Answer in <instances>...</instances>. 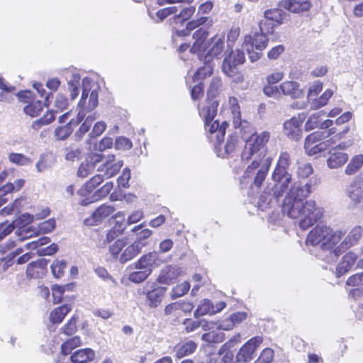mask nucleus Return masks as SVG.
Masks as SVG:
<instances>
[{"label": "nucleus", "instance_id": "51", "mask_svg": "<svg viewBox=\"0 0 363 363\" xmlns=\"http://www.w3.org/2000/svg\"><path fill=\"white\" fill-rule=\"evenodd\" d=\"M66 265V262L64 260H55L53 262L51 265L53 275L57 278L60 277L64 273Z\"/></svg>", "mask_w": 363, "mask_h": 363}, {"label": "nucleus", "instance_id": "32", "mask_svg": "<svg viewBox=\"0 0 363 363\" xmlns=\"http://www.w3.org/2000/svg\"><path fill=\"white\" fill-rule=\"evenodd\" d=\"M218 103L212 101L208 103L199 111V114L205 120V122L213 121L217 113Z\"/></svg>", "mask_w": 363, "mask_h": 363}, {"label": "nucleus", "instance_id": "47", "mask_svg": "<svg viewBox=\"0 0 363 363\" xmlns=\"http://www.w3.org/2000/svg\"><path fill=\"white\" fill-rule=\"evenodd\" d=\"M205 65L202 67H200L197 72L194 75V79L196 80H199L201 79H204L208 76H210L213 72V65L210 62H205Z\"/></svg>", "mask_w": 363, "mask_h": 363}, {"label": "nucleus", "instance_id": "22", "mask_svg": "<svg viewBox=\"0 0 363 363\" xmlns=\"http://www.w3.org/2000/svg\"><path fill=\"white\" fill-rule=\"evenodd\" d=\"M281 5L292 13L306 11L311 6L310 0H283Z\"/></svg>", "mask_w": 363, "mask_h": 363}, {"label": "nucleus", "instance_id": "64", "mask_svg": "<svg viewBox=\"0 0 363 363\" xmlns=\"http://www.w3.org/2000/svg\"><path fill=\"white\" fill-rule=\"evenodd\" d=\"M96 116L95 113L88 116L85 119L84 122L80 126L79 131L82 134L87 133L89 130L90 127L92 125V123L96 120Z\"/></svg>", "mask_w": 363, "mask_h": 363}, {"label": "nucleus", "instance_id": "6", "mask_svg": "<svg viewBox=\"0 0 363 363\" xmlns=\"http://www.w3.org/2000/svg\"><path fill=\"white\" fill-rule=\"evenodd\" d=\"M288 14L281 9L272 8L264 11V18L259 23V30L273 33L274 27L282 25Z\"/></svg>", "mask_w": 363, "mask_h": 363}, {"label": "nucleus", "instance_id": "30", "mask_svg": "<svg viewBox=\"0 0 363 363\" xmlns=\"http://www.w3.org/2000/svg\"><path fill=\"white\" fill-rule=\"evenodd\" d=\"M232 113L233 115V123L235 128H239L240 131L247 133V130L250 128L249 123L246 121L241 120V114L240 108L235 106H232Z\"/></svg>", "mask_w": 363, "mask_h": 363}, {"label": "nucleus", "instance_id": "20", "mask_svg": "<svg viewBox=\"0 0 363 363\" xmlns=\"http://www.w3.org/2000/svg\"><path fill=\"white\" fill-rule=\"evenodd\" d=\"M303 121L293 117L284 123V133L292 140H298L301 135V126Z\"/></svg>", "mask_w": 363, "mask_h": 363}, {"label": "nucleus", "instance_id": "42", "mask_svg": "<svg viewBox=\"0 0 363 363\" xmlns=\"http://www.w3.org/2000/svg\"><path fill=\"white\" fill-rule=\"evenodd\" d=\"M81 345L80 337L78 336H75L72 338L69 339L67 341L65 342L62 346L61 350L62 352L64 354H69L72 350L77 347H79Z\"/></svg>", "mask_w": 363, "mask_h": 363}, {"label": "nucleus", "instance_id": "63", "mask_svg": "<svg viewBox=\"0 0 363 363\" xmlns=\"http://www.w3.org/2000/svg\"><path fill=\"white\" fill-rule=\"evenodd\" d=\"M313 172L311 164L306 163L301 165L297 171V174L301 178H306L309 177Z\"/></svg>", "mask_w": 363, "mask_h": 363}, {"label": "nucleus", "instance_id": "21", "mask_svg": "<svg viewBox=\"0 0 363 363\" xmlns=\"http://www.w3.org/2000/svg\"><path fill=\"white\" fill-rule=\"evenodd\" d=\"M279 89L284 95L289 96L292 99H300L304 96V91L296 82L286 81L279 85Z\"/></svg>", "mask_w": 363, "mask_h": 363}, {"label": "nucleus", "instance_id": "60", "mask_svg": "<svg viewBox=\"0 0 363 363\" xmlns=\"http://www.w3.org/2000/svg\"><path fill=\"white\" fill-rule=\"evenodd\" d=\"M77 318L72 317L68 323L62 328L63 333L71 335L77 331Z\"/></svg>", "mask_w": 363, "mask_h": 363}, {"label": "nucleus", "instance_id": "61", "mask_svg": "<svg viewBox=\"0 0 363 363\" xmlns=\"http://www.w3.org/2000/svg\"><path fill=\"white\" fill-rule=\"evenodd\" d=\"M130 179V170L128 168H125L123 170L122 174L118 178V185L128 188L129 186V180Z\"/></svg>", "mask_w": 363, "mask_h": 363}, {"label": "nucleus", "instance_id": "38", "mask_svg": "<svg viewBox=\"0 0 363 363\" xmlns=\"http://www.w3.org/2000/svg\"><path fill=\"white\" fill-rule=\"evenodd\" d=\"M207 314H215V311H213V303L208 299H204L198 306L196 311L194 312V315L196 317H200Z\"/></svg>", "mask_w": 363, "mask_h": 363}, {"label": "nucleus", "instance_id": "19", "mask_svg": "<svg viewBox=\"0 0 363 363\" xmlns=\"http://www.w3.org/2000/svg\"><path fill=\"white\" fill-rule=\"evenodd\" d=\"M206 129L212 135V140H216L218 143L223 141L225 130L228 125L226 121L220 124L218 120L205 122Z\"/></svg>", "mask_w": 363, "mask_h": 363}, {"label": "nucleus", "instance_id": "36", "mask_svg": "<svg viewBox=\"0 0 363 363\" xmlns=\"http://www.w3.org/2000/svg\"><path fill=\"white\" fill-rule=\"evenodd\" d=\"M290 164V155L287 152H281L274 172L289 173L287 168L289 167Z\"/></svg>", "mask_w": 363, "mask_h": 363}, {"label": "nucleus", "instance_id": "39", "mask_svg": "<svg viewBox=\"0 0 363 363\" xmlns=\"http://www.w3.org/2000/svg\"><path fill=\"white\" fill-rule=\"evenodd\" d=\"M23 110L26 114L31 117H36L43 111V104L40 101H35L26 106Z\"/></svg>", "mask_w": 363, "mask_h": 363}, {"label": "nucleus", "instance_id": "35", "mask_svg": "<svg viewBox=\"0 0 363 363\" xmlns=\"http://www.w3.org/2000/svg\"><path fill=\"white\" fill-rule=\"evenodd\" d=\"M208 18L206 16H200L198 18L193 19V20L189 21L186 23V30H181L179 32L177 31L178 35H189L191 30L199 28L201 26L204 25L208 21Z\"/></svg>", "mask_w": 363, "mask_h": 363}, {"label": "nucleus", "instance_id": "40", "mask_svg": "<svg viewBox=\"0 0 363 363\" xmlns=\"http://www.w3.org/2000/svg\"><path fill=\"white\" fill-rule=\"evenodd\" d=\"M165 289L159 288L154 289L147 294V298L150 301L151 307H157L161 301V298L164 295Z\"/></svg>", "mask_w": 363, "mask_h": 363}, {"label": "nucleus", "instance_id": "62", "mask_svg": "<svg viewBox=\"0 0 363 363\" xmlns=\"http://www.w3.org/2000/svg\"><path fill=\"white\" fill-rule=\"evenodd\" d=\"M324 133L320 131H315L308 135L305 139V143H318L322 142L325 138Z\"/></svg>", "mask_w": 363, "mask_h": 363}, {"label": "nucleus", "instance_id": "16", "mask_svg": "<svg viewBox=\"0 0 363 363\" xmlns=\"http://www.w3.org/2000/svg\"><path fill=\"white\" fill-rule=\"evenodd\" d=\"M163 262L158 252L153 251L143 255L135 263V267L138 269H150L152 272L154 267H158Z\"/></svg>", "mask_w": 363, "mask_h": 363}, {"label": "nucleus", "instance_id": "53", "mask_svg": "<svg viewBox=\"0 0 363 363\" xmlns=\"http://www.w3.org/2000/svg\"><path fill=\"white\" fill-rule=\"evenodd\" d=\"M9 161L18 165H26L30 162V160L25 155L19 153H11L9 156Z\"/></svg>", "mask_w": 363, "mask_h": 363}, {"label": "nucleus", "instance_id": "58", "mask_svg": "<svg viewBox=\"0 0 363 363\" xmlns=\"http://www.w3.org/2000/svg\"><path fill=\"white\" fill-rule=\"evenodd\" d=\"M81 153V150L78 147H68L65 150V159L69 161H74L79 158Z\"/></svg>", "mask_w": 363, "mask_h": 363}, {"label": "nucleus", "instance_id": "11", "mask_svg": "<svg viewBox=\"0 0 363 363\" xmlns=\"http://www.w3.org/2000/svg\"><path fill=\"white\" fill-rule=\"evenodd\" d=\"M330 228L316 226L308 235L306 243L313 246L320 245L323 250L327 247V238L330 235Z\"/></svg>", "mask_w": 363, "mask_h": 363}, {"label": "nucleus", "instance_id": "45", "mask_svg": "<svg viewBox=\"0 0 363 363\" xmlns=\"http://www.w3.org/2000/svg\"><path fill=\"white\" fill-rule=\"evenodd\" d=\"M150 274V269H139L138 271L132 272L129 275V280L132 282L140 283L145 281Z\"/></svg>", "mask_w": 363, "mask_h": 363}, {"label": "nucleus", "instance_id": "12", "mask_svg": "<svg viewBox=\"0 0 363 363\" xmlns=\"http://www.w3.org/2000/svg\"><path fill=\"white\" fill-rule=\"evenodd\" d=\"M362 227H354L350 231L349 234L347 235L345 240L342 242L340 245L338 247L333 250V251H330V255L331 256L332 259L335 260L341 254L340 248H342V250H346L353 246L354 245L357 244L359 239L362 238Z\"/></svg>", "mask_w": 363, "mask_h": 363}, {"label": "nucleus", "instance_id": "26", "mask_svg": "<svg viewBox=\"0 0 363 363\" xmlns=\"http://www.w3.org/2000/svg\"><path fill=\"white\" fill-rule=\"evenodd\" d=\"M344 169V174L347 176H352L357 173L363 167V155H354L348 160Z\"/></svg>", "mask_w": 363, "mask_h": 363}, {"label": "nucleus", "instance_id": "56", "mask_svg": "<svg viewBox=\"0 0 363 363\" xmlns=\"http://www.w3.org/2000/svg\"><path fill=\"white\" fill-rule=\"evenodd\" d=\"M274 357V351L270 348L264 349L255 363H270Z\"/></svg>", "mask_w": 363, "mask_h": 363}, {"label": "nucleus", "instance_id": "52", "mask_svg": "<svg viewBox=\"0 0 363 363\" xmlns=\"http://www.w3.org/2000/svg\"><path fill=\"white\" fill-rule=\"evenodd\" d=\"M132 142L125 137H118L116 138L114 147L116 150H128L132 147Z\"/></svg>", "mask_w": 363, "mask_h": 363}, {"label": "nucleus", "instance_id": "9", "mask_svg": "<svg viewBox=\"0 0 363 363\" xmlns=\"http://www.w3.org/2000/svg\"><path fill=\"white\" fill-rule=\"evenodd\" d=\"M101 156V164L97 167V171L103 172L106 179L116 175L123 167V162L116 159L113 154H99Z\"/></svg>", "mask_w": 363, "mask_h": 363}, {"label": "nucleus", "instance_id": "50", "mask_svg": "<svg viewBox=\"0 0 363 363\" xmlns=\"http://www.w3.org/2000/svg\"><path fill=\"white\" fill-rule=\"evenodd\" d=\"M55 228V220L53 218L48 219L43 223H40L37 228L39 233H48L52 231Z\"/></svg>", "mask_w": 363, "mask_h": 363}, {"label": "nucleus", "instance_id": "48", "mask_svg": "<svg viewBox=\"0 0 363 363\" xmlns=\"http://www.w3.org/2000/svg\"><path fill=\"white\" fill-rule=\"evenodd\" d=\"M55 120V116L52 112L48 111L47 113L40 119L33 121L32 128L35 130H38L42 125H45Z\"/></svg>", "mask_w": 363, "mask_h": 363}, {"label": "nucleus", "instance_id": "29", "mask_svg": "<svg viewBox=\"0 0 363 363\" xmlns=\"http://www.w3.org/2000/svg\"><path fill=\"white\" fill-rule=\"evenodd\" d=\"M210 363H234V354L222 347L216 355L210 357Z\"/></svg>", "mask_w": 363, "mask_h": 363}, {"label": "nucleus", "instance_id": "31", "mask_svg": "<svg viewBox=\"0 0 363 363\" xmlns=\"http://www.w3.org/2000/svg\"><path fill=\"white\" fill-rule=\"evenodd\" d=\"M27 223L25 220H21L19 223L18 230L16 232V235L19 238L20 241L33 237L34 235H38V232L36 228L26 227L24 225Z\"/></svg>", "mask_w": 363, "mask_h": 363}, {"label": "nucleus", "instance_id": "24", "mask_svg": "<svg viewBox=\"0 0 363 363\" xmlns=\"http://www.w3.org/2000/svg\"><path fill=\"white\" fill-rule=\"evenodd\" d=\"M224 48V39L218 35L212 38V46L208 53L204 56V61L210 62L213 57H218Z\"/></svg>", "mask_w": 363, "mask_h": 363}, {"label": "nucleus", "instance_id": "33", "mask_svg": "<svg viewBox=\"0 0 363 363\" xmlns=\"http://www.w3.org/2000/svg\"><path fill=\"white\" fill-rule=\"evenodd\" d=\"M72 310L69 305H63L56 308L50 315V320L53 323H60L62 321L65 316Z\"/></svg>", "mask_w": 363, "mask_h": 363}, {"label": "nucleus", "instance_id": "34", "mask_svg": "<svg viewBox=\"0 0 363 363\" xmlns=\"http://www.w3.org/2000/svg\"><path fill=\"white\" fill-rule=\"evenodd\" d=\"M329 141L330 140H327L326 142L318 143H304L305 151L306 154L310 156L315 155L327 150L328 143Z\"/></svg>", "mask_w": 363, "mask_h": 363}, {"label": "nucleus", "instance_id": "37", "mask_svg": "<svg viewBox=\"0 0 363 363\" xmlns=\"http://www.w3.org/2000/svg\"><path fill=\"white\" fill-rule=\"evenodd\" d=\"M196 348V345L193 341L178 345L176 347V355L178 358L192 354Z\"/></svg>", "mask_w": 363, "mask_h": 363}, {"label": "nucleus", "instance_id": "25", "mask_svg": "<svg viewBox=\"0 0 363 363\" xmlns=\"http://www.w3.org/2000/svg\"><path fill=\"white\" fill-rule=\"evenodd\" d=\"M23 220L26 223H30L33 220V217L28 213H25L20 216L18 219L15 220L12 223L9 225L1 223L0 240L4 239L6 235H9L15 229V228L18 227L20 221Z\"/></svg>", "mask_w": 363, "mask_h": 363}, {"label": "nucleus", "instance_id": "14", "mask_svg": "<svg viewBox=\"0 0 363 363\" xmlns=\"http://www.w3.org/2000/svg\"><path fill=\"white\" fill-rule=\"evenodd\" d=\"M262 342L260 337H254L246 342L239 350L236 359L238 362H246L252 359L256 348Z\"/></svg>", "mask_w": 363, "mask_h": 363}, {"label": "nucleus", "instance_id": "23", "mask_svg": "<svg viewBox=\"0 0 363 363\" xmlns=\"http://www.w3.org/2000/svg\"><path fill=\"white\" fill-rule=\"evenodd\" d=\"M208 35L206 29L201 28L196 30L193 34L194 43L191 48V52L196 53L203 50L206 48L205 41Z\"/></svg>", "mask_w": 363, "mask_h": 363}, {"label": "nucleus", "instance_id": "2", "mask_svg": "<svg viewBox=\"0 0 363 363\" xmlns=\"http://www.w3.org/2000/svg\"><path fill=\"white\" fill-rule=\"evenodd\" d=\"M270 136V133L266 130L260 133H252L248 138H245V145L241 154L242 161L252 160L247 168V173L257 169L253 182L254 185L257 187L260 186L265 179L272 162V158L267 155L264 148Z\"/></svg>", "mask_w": 363, "mask_h": 363}, {"label": "nucleus", "instance_id": "13", "mask_svg": "<svg viewBox=\"0 0 363 363\" xmlns=\"http://www.w3.org/2000/svg\"><path fill=\"white\" fill-rule=\"evenodd\" d=\"M363 178L357 175L354 177L346 188L345 194L354 204L359 203L363 199V189L361 183Z\"/></svg>", "mask_w": 363, "mask_h": 363}, {"label": "nucleus", "instance_id": "3", "mask_svg": "<svg viewBox=\"0 0 363 363\" xmlns=\"http://www.w3.org/2000/svg\"><path fill=\"white\" fill-rule=\"evenodd\" d=\"M291 179V174L289 173L273 172L271 182L268 183L260 196V200L267 203H270L273 199L277 201L288 189Z\"/></svg>", "mask_w": 363, "mask_h": 363}, {"label": "nucleus", "instance_id": "28", "mask_svg": "<svg viewBox=\"0 0 363 363\" xmlns=\"http://www.w3.org/2000/svg\"><path fill=\"white\" fill-rule=\"evenodd\" d=\"M266 30H261L260 32H255L252 37L250 38V43L252 47H255L256 50L262 51L264 50L268 44L269 39L264 34Z\"/></svg>", "mask_w": 363, "mask_h": 363}, {"label": "nucleus", "instance_id": "8", "mask_svg": "<svg viewBox=\"0 0 363 363\" xmlns=\"http://www.w3.org/2000/svg\"><path fill=\"white\" fill-rule=\"evenodd\" d=\"M245 61V53L239 49L226 50L225 57L222 65L223 72L229 77H233L237 74V67Z\"/></svg>", "mask_w": 363, "mask_h": 363}, {"label": "nucleus", "instance_id": "46", "mask_svg": "<svg viewBox=\"0 0 363 363\" xmlns=\"http://www.w3.org/2000/svg\"><path fill=\"white\" fill-rule=\"evenodd\" d=\"M152 234V231L151 230L147 228L143 229L137 233V239L135 242L143 249L148 245V242L146 240L150 238Z\"/></svg>", "mask_w": 363, "mask_h": 363}, {"label": "nucleus", "instance_id": "43", "mask_svg": "<svg viewBox=\"0 0 363 363\" xmlns=\"http://www.w3.org/2000/svg\"><path fill=\"white\" fill-rule=\"evenodd\" d=\"M189 288L190 284L187 281L177 285L172 290L171 298L174 299L185 295L189 291Z\"/></svg>", "mask_w": 363, "mask_h": 363}, {"label": "nucleus", "instance_id": "55", "mask_svg": "<svg viewBox=\"0 0 363 363\" xmlns=\"http://www.w3.org/2000/svg\"><path fill=\"white\" fill-rule=\"evenodd\" d=\"M238 145V140L237 136H230L225 145V152L227 155L233 153Z\"/></svg>", "mask_w": 363, "mask_h": 363}, {"label": "nucleus", "instance_id": "57", "mask_svg": "<svg viewBox=\"0 0 363 363\" xmlns=\"http://www.w3.org/2000/svg\"><path fill=\"white\" fill-rule=\"evenodd\" d=\"M115 220V225H117L118 232H123L126 228L125 223V216L123 212H118L113 218Z\"/></svg>", "mask_w": 363, "mask_h": 363}, {"label": "nucleus", "instance_id": "17", "mask_svg": "<svg viewBox=\"0 0 363 363\" xmlns=\"http://www.w3.org/2000/svg\"><path fill=\"white\" fill-rule=\"evenodd\" d=\"M182 274V269L176 265H167L163 267L157 279L160 284L170 285Z\"/></svg>", "mask_w": 363, "mask_h": 363}, {"label": "nucleus", "instance_id": "4", "mask_svg": "<svg viewBox=\"0 0 363 363\" xmlns=\"http://www.w3.org/2000/svg\"><path fill=\"white\" fill-rule=\"evenodd\" d=\"M109 252L114 258L118 259L119 262L123 264L140 254L142 249L135 242L128 245L127 240L122 238L110 245Z\"/></svg>", "mask_w": 363, "mask_h": 363}, {"label": "nucleus", "instance_id": "10", "mask_svg": "<svg viewBox=\"0 0 363 363\" xmlns=\"http://www.w3.org/2000/svg\"><path fill=\"white\" fill-rule=\"evenodd\" d=\"M98 105V92L92 90L90 93L85 87L83 89L81 100L78 106L80 111L78 113V120L81 121L85 116V112L91 111Z\"/></svg>", "mask_w": 363, "mask_h": 363}, {"label": "nucleus", "instance_id": "41", "mask_svg": "<svg viewBox=\"0 0 363 363\" xmlns=\"http://www.w3.org/2000/svg\"><path fill=\"white\" fill-rule=\"evenodd\" d=\"M345 235V231L340 230L333 231L330 228V235H328L327 238V247H325V250H330L334 245L337 244Z\"/></svg>", "mask_w": 363, "mask_h": 363}, {"label": "nucleus", "instance_id": "7", "mask_svg": "<svg viewBox=\"0 0 363 363\" xmlns=\"http://www.w3.org/2000/svg\"><path fill=\"white\" fill-rule=\"evenodd\" d=\"M323 89V84L320 81L314 82L308 88L307 98L310 103V107L311 109L317 110L321 107L325 106L329 99L333 94V91L330 89H326L322 95L318 98H314L318 95V94Z\"/></svg>", "mask_w": 363, "mask_h": 363}, {"label": "nucleus", "instance_id": "18", "mask_svg": "<svg viewBox=\"0 0 363 363\" xmlns=\"http://www.w3.org/2000/svg\"><path fill=\"white\" fill-rule=\"evenodd\" d=\"M115 209L110 205H101L98 207L92 213L91 216L85 220V223L89 225H95L100 223L103 220L111 215Z\"/></svg>", "mask_w": 363, "mask_h": 363}, {"label": "nucleus", "instance_id": "59", "mask_svg": "<svg viewBox=\"0 0 363 363\" xmlns=\"http://www.w3.org/2000/svg\"><path fill=\"white\" fill-rule=\"evenodd\" d=\"M72 133V130L68 125L60 126L55 129V135L57 140H65Z\"/></svg>", "mask_w": 363, "mask_h": 363}, {"label": "nucleus", "instance_id": "44", "mask_svg": "<svg viewBox=\"0 0 363 363\" xmlns=\"http://www.w3.org/2000/svg\"><path fill=\"white\" fill-rule=\"evenodd\" d=\"M322 115V111L316 112L309 116L305 123V129L308 131L317 128H320V118Z\"/></svg>", "mask_w": 363, "mask_h": 363}, {"label": "nucleus", "instance_id": "1", "mask_svg": "<svg viewBox=\"0 0 363 363\" xmlns=\"http://www.w3.org/2000/svg\"><path fill=\"white\" fill-rule=\"evenodd\" d=\"M311 185H301L294 183L284 199L282 212L291 219H298V225L306 230L313 225L323 215L315 202L309 200L303 202V199L311 194Z\"/></svg>", "mask_w": 363, "mask_h": 363}, {"label": "nucleus", "instance_id": "15", "mask_svg": "<svg viewBox=\"0 0 363 363\" xmlns=\"http://www.w3.org/2000/svg\"><path fill=\"white\" fill-rule=\"evenodd\" d=\"M102 160L99 153L91 152L87 155L85 160L82 162L78 169L77 175L84 178L91 174L96 168V166L101 162Z\"/></svg>", "mask_w": 363, "mask_h": 363}, {"label": "nucleus", "instance_id": "5", "mask_svg": "<svg viewBox=\"0 0 363 363\" xmlns=\"http://www.w3.org/2000/svg\"><path fill=\"white\" fill-rule=\"evenodd\" d=\"M353 144V140L342 141L330 148L325 155L326 165L330 169H337L342 167L349 160V155L344 150L349 148Z\"/></svg>", "mask_w": 363, "mask_h": 363}, {"label": "nucleus", "instance_id": "49", "mask_svg": "<svg viewBox=\"0 0 363 363\" xmlns=\"http://www.w3.org/2000/svg\"><path fill=\"white\" fill-rule=\"evenodd\" d=\"M106 177L104 174H96L92 178H91L85 184V188L87 191H91L94 189L101 184Z\"/></svg>", "mask_w": 363, "mask_h": 363}, {"label": "nucleus", "instance_id": "54", "mask_svg": "<svg viewBox=\"0 0 363 363\" xmlns=\"http://www.w3.org/2000/svg\"><path fill=\"white\" fill-rule=\"evenodd\" d=\"M196 8L194 6H189L183 9L180 13L175 16L176 21H184L189 19L195 13Z\"/></svg>", "mask_w": 363, "mask_h": 363}, {"label": "nucleus", "instance_id": "27", "mask_svg": "<svg viewBox=\"0 0 363 363\" xmlns=\"http://www.w3.org/2000/svg\"><path fill=\"white\" fill-rule=\"evenodd\" d=\"M95 352L90 349H82L75 352L71 357L73 363H88L95 359Z\"/></svg>", "mask_w": 363, "mask_h": 363}]
</instances>
